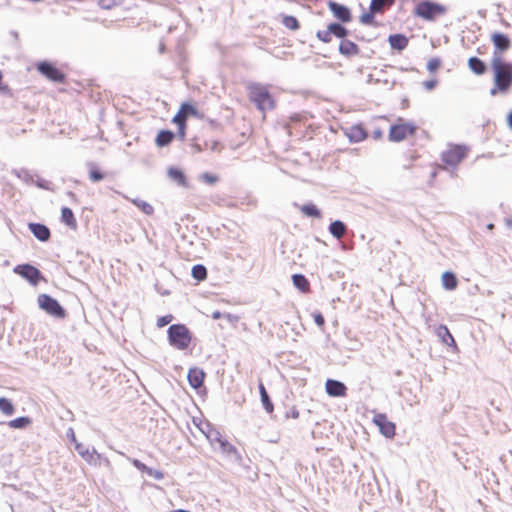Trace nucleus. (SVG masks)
Here are the masks:
<instances>
[{"instance_id": "f257e3e1", "label": "nucleus", "mask_w": 512, "mask_h": 512, "mask_svg": "<svg viewBox=\"0 0 512 512\" xmlns=\"http://www.w3.org/2000/svg\"><path fill=\"white\" fill-rule=\"evenodd\" d=\"M494 87L490 94L495 96L498 92L506 93L512 86V63L505 61L502 57L491 58Z\"/></svg>"}, {"instance_id": "f03ea898", "label": "nucleus", "mask_w": 512, "mask_h": 512, "mask_svg": "<svg viewBox=\"0 0 512 512\" xmlns=\"http://www.w3.org/2000/svg\"><path fill=\"white\" fill-rule=\"evenodd\" d=\"M249 98L257 108L266 112L274 108V100L267 87L259 83H252L248 86Z\"/></svg>"}, {"instance_id": "7ed1b4c3", "label": "nucleus", "mask_w": 512, "mask_h": 512, "mask_svg": "<svg viewBox=\"0 0 512 512\" xmlns=\"http://www.w3.org/2000/svg\"><path fill=\"white\" fill-rule=\"evenodd\" d=\"M167 337L169 344L178 350L187 349L192 340V334L184 324L170 325L167 330Z\"/></svg>"}, {"instance_id": "20e7f679", "label": "nucleus", "mask_w": 512, "mask_h": 512, "mask_svg": "<svg viewBox=\"0 0 512 512\" xmlns=\"http://www.w3.org/2000/svg\"><path fill=\"white\" fill-rule=\"evenodd\" d=\"M446 8L438 3L423 0L419 2L414 10V14L428 21H433L438 15H443Z\"/></svg>"}, {"instance_id": "39448f33", "label": "nucleus", "mask_w": 512, "mask_h": 512, "mask_svg": "<svg viewBox=\"0 0 512 512\" xmlns=\"http://www.w3.org/2000/svg\"><path fill=\"white\" fill-rule=\"evenodd\" d=\"M38 305L42 310L55 318L63 319L66 316V311L58 300L48 294H40L38 296Z\"/></svg>"}, {"instance_id": "423d86ee", "label": "nucleus", "mask_w": 512, "mask_h": 512, "mask_svg": "<svg viewBox=\"0 0 512 512\" xmlns=\"http://www.w3.org/2000/svg\"><path fill=\"white\" fill-rule=\"evenodd\" d=\"M467 149L461 145H455L442 153V161L451 167H456L466 156Z\"/></svg>"}, {"instance_id": "0eeeda50", "label": "nucleus", "mask_w": 512, "mask_h": 512, "mask_svg": "<svg viewBox=\"0 0 512 512\" xmlns=\"http://www.w3.org/2000/svg\"><path fill=\"white\" fill-rule=\"evenodd\" d=\"M491 41L494 46L492 57H502V54L510 49V38L501 32H494L491 35Z\"/></svg>"}, {"instance_id": "6e6552de", "label": "nucleus", "mask_w": 512, "mask_h": 512, "mask_svg": "<svg viewBox=\"0 0 512 512\" xmlns=\"http://www.w3.org/2000/svg\"><path fill=\"white\" fill-rule=\"evenodd\" d=\"M415 129L414 125L407 123L392 125L389 130V140L393 142H400L408 135L414 134Z\"/></svg>"}, {"instance_id": "1a4fd4ad", "label": "nucleus", "mask_w": 512, "mask_h": 512, "mask_svg": "<svg viewBox=\"0 0 512 512\" xmlns=\"http://www.w3.org/2000/svg\"><path fill=\"white\" fill-rule=\"evenodd\" d=\"M14 272L29 281L32 285L38 284L42 278L40 270L30 264L17 265L14 268Z\"/></svg>"}, {"instance_id": "9d476101", "label": "nucleus", "mask_w": 512, "mask_h": 512, "mask_svg": "<svg viewBox=\"0 0 512 512\" xmlns=\"http://www.w3.org/2000/svg\"><path fill=\"white\" fill-rule=\"evenodd\" d=\"M37 68L41 74L54 82H62L64 80V74L49 62H40Z\"/></svg>"}, {"instance_id": "9b49d317", "label": "nucleus", "mask_w": 512, "mask_h": 512, "mask_svg": "<svg viewBox=\"0 0 512 512\" xmlns=\"http://www.w3.org/2000/svg\"><path fill=\"white\" fill-rule=\"evenodd\" d=\"M373 421L379 427L381 434L385 437L392 438L395 435V424L388 421L385 414H376Z\"/></svg>"}, {"instance_id": "f8f14e48", "label": "nucleus", "mask_w": 512, "mask_h": 512, "mask_svg": "<svg viewBox=\"0 0 512 512\" xmlns=\"http://www.w3.org/2000/svg\"><path fill=\"white\" fill-rule=\"evenodd\" d=\"M328 7L329 10L333 13V15L341 22L346 23L351 21V12L347 6L339 4L335 1H329Z\"/></svg>"}, {"instance_id": "ddd939ff", "label": "nucleus", "mask_w": 512, "mask_h": 512, "mask_svg": "<svg viewBox=\"0 0 512 512\" xmlns=\"http://www.w3.org/2000/svg\"><path fill=\"white\" fill-rule=\"evenodd\" d=\"M325 389L329 396L343 397L346 395L347 388L343 382L334 379H328L325 383Z\"/></svg>"}, {"instance_id": "4468645a", "label": "nucleus", "mask_w": 512, "mask_h": 512, "mask_svg": "<svg viewBox=\"0 0 512 512\" xmlns=\"http://www.w3.org/2000/svg\"><path fill=\"white\" fill-rule=\"evenodd\" d=\"M218 449L221 453L226 455L231 460L237 463L241 462L242 457L238 452L237 448L231 443H229L225 438L218 444Z\"/></svg>"}, {"instance_id": "2eb2a0df", "label": "nucleus", "mask_w": 512, "mask_h": 512, "mask_svg": "<svg viewBox=\"0 0 512 512\" xmlns=\"http://www.w3.org/2000/svg\"><path fill=\"white\" fill-rule=\"evenodd\" d=\"M75 450L78 454L89 464H97L100 459V454L93 448L91 451L82 443H76Z\"/></svg>"}, {"instance_id": "dca6fc26", "label": "nucleus", "mask_w": 512, "mask_h": 512, "mask_svg": "<svg viewBox=\"0 0 512 512\" xmlns=\"http://www.w3.org/2000/svg\"><path fill=\"white\" fill-rule=\"evenodd\" d=\"M29 229L31 233L40 241L46 242L50 239L51 233L49 228L41 223H30Z\"/></svg>"}, {"instance_id": "f3484780", "label": "nucleus", "mask_w": 512, "mask_h": 512, "mask_svg": "<svg viewBox=\"0 0 512 512\" xmlns=\"http://www.w3.org/2000/svg\"><path fill=\"white\" fill-rule=\"evenodd\" d=\"M345 135L350 142L357 143L367 137V133L361 125H353L345 130Z\"/></svg>"}, {"instance_id": "a211bd4d", "label": "nucleus", "mask_w": 512, "mask_h": 512, "mask_svg": "<svg viewBox=\"0 0 512 512\" xmlns=\"http://www.w3.org/2000/svg\"><path fill=\"white\" fill-rule=\"evenodd\" d=\"M205 374L199 368H191L188 372V381L193 388L202 386Z\"/></svg>"}, {"instance_id": "6ab92c4d", "label": "nucleus", "mask_w": 512, "mask_h": 512, "mask_svg": "<svg viewBox=\"0 0 512 512\" xmlns=\"http://www.w3.org/2000/svg\"><path fill=\"white\" fill-rule=\"evenodd\" d=\"M339 52L346 57H351L359 54V47L350 40H343L339 44Z\"/></svg>"}, {"instance_id": "aec40b11", "label": "nucleus", "mask_w": 512, "mask_h": 512, "mask_svg": "<svg viewBox=\"0 0 512 512\" xmlns=\"http://www.w3.org/2000/svg\"><path fill=\"white\" fill-rule=\"evenodd\" d=\"M388 42L393 49L402 51L408 45V38L403 34H392L389 36Z\"/></svg>"}, {"instance_id": "412c9836", "label": "nucleus", "mask_w": 512, "mask_h": 512, "mask_svg": "<svg viewBox=\"0 0 512 512\" xmlns=\"http://www.w3.org/2000/svg\"><path fill=\"white\" fill-rule=\"evenodd\" d=\"M167 174L168 177L172 181L176 182L179 186L187 187L186 177L182 170L175 167H170L167 171Z\"/></svg>"}, {"instance_id": "4be33fe9", "label": "nucleus", "mask_w": 512, "mask_h": 512, "mask_svg": "<svg viewBox=\"0 0 512 512\" xmlns=\"http://www.w3.org/2000/svg\"><path fill=\"white\" fill-rule=\"evenodd\" d=\"M436 333H437V336L439 338H441V340L444 344H446L447 346L456 347V342H455L452 334L450 333L449 329L446 326L440 325L437 328Z\"/></svg>"}, {"instance_id": "5701e85b", "label": "nucleus", "mask_w": 512, "mask_h": 512, "mask_svg": "<svg viewBox=\"0 0 512 512\" xmlns=\"http://www.w3.org/2000/svg\"><path fill=\"white\" fill-rule=\"evenodd\" d=\"M468 66L476 75H483L486 72V64L478 57H470Z\"/></svg>"}, {"instance_id": "b1692460", "label": "nucleus", "mask_w": 512, "mask_h": 512, "mask_svg": "<svg viewBox=\"0 0 512 512\" xmlns=\"http://www.w3.org/2000/svg\"><path fill=\"white\" fill-rule=\"evenodd\" d=\"M329 232L336 239H341L346 233V225L340 220H335L329 225Z\"/></svg>"}, {"instance_id": "393cba45", "label": "nucleus", "mask_w": 512, "mask_h": 512, "mask_svg": "<svg viewBox=\"0 0 512 512\" xmlns=\"http://www.w3.org/2000/svg\"><path fill=\"white\" fill-rule=\"evenodd\" d=\"M175 134L170 130H161L155 139V143L158 147H165L171 143L174 139Z\"/></svg>"}, {"instance_id": "a878e982", "label": "nucleus", "mask_w": 512, "mask_h": 512, "mask_svg": "<svg viewBox=\"0 0 512 512\" xmlns=\"http://www.w3.org/2000/svg\"><path fill=\"white\" fill-rule=\"evenodd\" d=\"M294 286L303 293L310 290V283L303 274H294L292 276Z\"/></svg>"}, {"instance_id": "bb28decb", "label": "nucleus", "mask_w": 512, "mask_h": 512, "mask_svg": "<svg viewBox=\"0 0 512 512\" xmlns=\"http://www.w3.org/2000/svg\"><path fill=\"white\" fill-rule=\"evenodd\" d=\"M259 393H260L261 402H262L264 409L266 410L267 413H272L273 409H274L273 403H272V401L266 391V388L262 382L259 383Z\"/></svg>"}, {"instance_id": "cd10ccee", "label": "nucleus", "mask_w": 512, "mask_h": 512, "mask_svg": "<svg viewBox=\"0 0 512 512\" xmlns=\"http://www.w3.org/2000/svg\"><path fill=\"white\" fill-rule=\"evenodd\" d=\"M61 220L64 222L67 226H69L72 229H76L77 222L74 217L73 211L68 207H63L61 210Z\"/></svg>"}, {"instance_id": "c85d7f7f", "label": "nucleus", "mask_w": 512, "mask_h": 512, "mask_svg": "<svg viewBox=\"0 0 512 512\" xmlns=\"http://www.w3.org/2000/svg\"><path fill=\"white\" fill-rule=\"evenodd\" d=\"M457 278L452 272H444L442 274V285L447 290H454L457 287Z\"/></svg>"}, {"instance_id": "c756f323", "label": "nucleus", "mask_w": 512, "mask_h": 512, "mask_svg": "<svg viewBox=\"0 0 512 512\" xmlns=\"http://www.w3.org/2000/svg\"><path fill=\"white\" fill-rule=\"evenodd\" d=\"M395 0H371L370 6L373 11L382 13L386 8L394 5Z\"/></svg>"}, {"instance_id": "7c9ffc66", "label": "nucleus", "mask_w": 512, "mask_h": 512, "mask_svg": "<svg viewBox=\"0 0 512 512\" xmlns=\"http://www.w3.org/2000/svg\"><path fill=\"white\" fill-rule=\"evenodd\" d=\"M329 31L337 38H345L349 31L342 24L334 22L329 24Z\"/></svg>"}, {"instance_id": "2f4dec72", "label": "nucleus", "mask_w": 512, "mask_h": 512, "mask_svg": "<svg viewBox=\"0 0 512 512\" xmlns=\"http://www.w3.org/2000/svg\"><path fill=\"white\" fill-rule=\"evenodd\" d=\"M205 435L211 445L216 446L224 439V437L221 435V433L216 430L215 428H212L209 426L208 431L205 432Z\"/></svg>"}, {"instance_id": "473e14b6", "label": "nucleus", "mask_w": 512, "mask_h": 512, "mask_svg": "<svg viewBox=\"0 0 512 512\" xmlns=\"http://www.w3.org/2000/svg\"><path fill=\"white\" fill-rule=\"evenodd\" d=\"M300 210L306 216L315 217V218L321 217L320 210L312 203L300 206Z\"/></svg>"}, {"instance_id": "72a5a7b5", "label": "nucleus", "mask_w": 512, "mask_h": 512, "mask_svg": "<svg viewBox=\"0 0 512 512\" xmlns=\"http://www.w3.org/2000/svg\"><path fill=\"white\" fill-rule=\"evenodd\" d=\"M192 277L198 281H203L207 277V269L204 265L197 264L192 267Z\"/></svg>"}, {"instance_id": "f704fd0d", "label": "nucleus", "mask_w": 512, "mask_h": 512, "mask_svg": "<svg viewBox=\"0 0 512 512\" xmlns=\"http://www.w3.org/2000/svg\"><path fill=\"white\" fill-rule=\"evenodd\" d=\"M132 203L137 206L143 213L146 215H152L154 212V208L151 204H149L146 201L140 200V199H132Z\"/></svg>"}, {"instance_id": "c9c22d12", "label": "nucleus", "mask_w": 512, "mask_h": 512, "mask_svg": "<svg viewBox=\"0 0 512 512\" xmlns=\"http://www.w3.org/2000/svg\"><path fill=\"white\" fill-rule=\"evenodd\" d=\"M0 411L5 415L10 416L14 413L15 409H14L12 402L9 399H7L5 397H1L0 398Z\"/></svg>"}, {"instance_id": "e433bc0d", "label": "nucleus", "mask_w": 512, "mask_h": 512, "mask_svg": "<svg viewBox=\"0 0 512 512\" xmlns=\"http://www.w3.org/2000/svg\"><path fill=\"white\" fill-rule=\"evenodd\" d=\"M89 178L92 182H99L103 180L104 174L93 163H89Z\"/></svg>"}, {"instance_id": "4c0bfd02", "label": "nucleus", "mask_w": 512, "mask_h": 512, "mask_svg": "<svg viewBox=\"0 0 512 512\" xmlns=\"http://www.w3.org/2000/svg\"><path fill=\"white\" fill-rule=\"evenodd\" d=\"M30 423H31L30 418H28V417H18V418L14 419V420H11L9 422V426L11 428H15V429H22V428L27 427Z\"/></svg>"}, {"instance_id": "58836bf2", "label": "nucleus", "mask_w": 512, "mask_h": 512, "mask_svg": "<svg viewBox=\"0 0 512 512\" xmlns=\"http://www.w3.org/2000/svg\"><path fill=\"white\" fill-rule=\"evenodd\" d=\"M377 11H373L371 6L369 7V12L363 13L360 16V22L364 25H374V15L377 14Z\"/></svg>"}, {"instance_id": "ea45409f", "label": "nucleus", "mask_w": 512, "mask_h": 512, "mask_svg": "<svg viewBox=\"0 0 512 512\" xmlns=\"http://www.w3.org/2000/svg\"><path fill=\"white\" fill-rule=\"evenodd\" d=\"M283 25L290 30H297L299 28V22L294 16L286 15L282 20Z\"/></svg>"}, {"instance_id": "a19ab883", "label": "nucleus", "mask_w": 512, "mask_h": 512, "mask_svg": "<svg viewBox=\"0 0 512 512\" xmlns=\"http://www.w3.org/2000/svg\"><path fill=\"white\" fill-rule=\"evenodd\" d=\"M179 112L184 116V118L187 119L188 116L190 115H196L197 114V110L196 108L189 104V103H183L181 105V108L179 110Z\"/></svg>"}, {"instance_id": "79ce46f5", "label": "nucleus", "mask_w": 512, "mask_h": 512, "mask_svg": "<svg viewBox=\"0 0 512 512\" xmlns=\"http://www.w3.org/2000/svg\"><path fill=\"white\" fill-rule=\"evenodd\" d=\"M214 320L225 318L229 323L237 321V317L229 313H221L220 311H214L211 315Z\"/></svg>"}, {"instance_id": "37998d69", "label": "nucleus", "mask_w": 512, "mask_h": 512, "mask_svg": "<svg viewBox=\"0 0 512 512\" xmlns=\"http://www.w3.org/2000/svg\"><path fill=\"white\" fill-rule=\"evenodd\" d=\"M332 32L329 31V26L327 27L326 30H319L317 33H316V36L317 38L324 42V43H329L331 42L332 40Z\"/></svg>"}, {"instance_id": "c03bdc74", "label": "nucleus", "mask_w": 512, "mask_h": 512, "mask_svg": "<svg viewBox=\"0 0 512 512\" xmlns=\"http://www.w3.org/2000/svg\"><path fill=\"white\" fill-rule=\"evenodd\" d=\"M199 179L209 185H213L217 182L218 178L217 176L211 174V173H208V172H204L202 173L200 176H199Z\"/></svg>"}, {"instance_id": "a18cd8bd", "label": "nucleus", "mask_w": 512, "mask_h": 512, "mask_svg": "<svg viewBox=\"0 0 512 512\" xmlns=\"http://www.w3.org/2000/svg\"><path fill=\"white\" fill-rule=\"evenodd\" d=\"M146 474L156 480H162L164 478V474L160 470H156L151 467H148Z\"/></svg>"}, {"instance_id": "49530a36", "label": "nucleus", "mask_w": 512, "mask_h": 512, "mask_svg": "<svg viewBox=\"0 0 512 512\" xmlns=\"http://www.w3.org/2000/svg\"><path fill=\"white\" fill-rule=\"evenodd\" d=\"M172 320H173V316L171 314L161 316L157 319V326L159 328H162V327L168 325L170 322H172Z\"/></svg>"}, {"instance_id": "de8ad7c7", "label": "nucleus", "mask_w": 512, "mask_h": 512, "mask_svg": "<svg viewBox=\"0 0 512 512\" xmlns=\"http://www.w3.org/2000/svg\"><path fill=\"white\" fill-rule=\"evenodd\" d=\"M173 122L178 125V127H180L181 125H186V118H184V116L178 112L174 118H173Z\"/></svg>"}, {"instance_id": "09e8293b", "label": "nucleus", "mask_w": 512, "mask_h": 512, "mask_svg": "<svg viewBox=\"0 0 512 512\" xmlns=\"http://www.w3.org/2000/svg\"><path fill=\"white\" fill-rule=\"evenodd\" d=\"M314 321L317 326L323 327L325 324V319L321 313H314L313 314Z\"/></svg>"}, {"instance_id": "8fccbe9b", "label": "nucleus", "mask_w": 512, "mask_h": 512, "mask_svg": "<svg viewBox=\"0 0 512 512\" xmlns=\"http://www.w3.org/2000/svg\"><path fill=\"white\" fill-rule=\"evenodd\" d=\"M132 464L140 471L146 473V470L148 469V466H146L144 463L139 461L138 459H132Z\"/></svg>"}, {"instance_id": "3c124183", "label": "nucleus", "mask_w": 512, "mask_h": 512, "mask_svg": "<svg viewBox=\"0 0 512 512\" xmlns=\"http://www.w3.org/2000/svg\"><path fill=\"white\" fill-rule=\"evenodd\" d=\"M66 436L67 438L72 442L74 443V445H76V443H79L76 439V436H75V433H74V430L72 428H68L67 432H66Z\"/></svg>"}, {"instance_id": "603ef678", "label": "nucleus", "mask_w": 512, "mask_h": 512, "mask_svg": "<svg viewBox=\"0 0 512 512\" xmlns=\"http://www.w3.org/2000/svg\"><path fill=\"white\" fill-rule=\"evenodd\" d=\"M439 67V61L436 59H432L428 62L427 68L429 71H435Z\"/></svg>"}, {"instance_id": "864d4df0", "label": "nucleus", "mask_w": 512, "mask_h": 512, "mask_svg": "<svg viewBox=\"0 0 512 512\" xmlns=\"http://www.w3.org/2000/svg\"><path fill=\"white\" fill-rule=\"evenodd\" d=\"M435 86H436V81L435 80H429V81L424 82V87L427 90H432Z\"/></svg>"}, {"instance_id": "5fc2aeb1", "label": "nucleus", "mask_w": 512, "mask_h": 512, "mask_svg": "<svg viewBox=\"0 0 512 512\" xmlns=\"http://www.w3.org/2000/svg\"><path fill=\"white\" fill-rule=\"evenodd\" d=\"M185 130H186V125H181L180 127H178V136L181 140H183L185 137Z\"/></svg>"}, {"instance_id": "6e6d98bb", "label": "nucleus", "mask_w": 512, "mask_h": 512, "mask_svg": "<svg viewBox=\"0 0 512 512\" xmlns=\"http://www.w3.org/2000/svg\"><path fill=\"white\" fill-rule=\"evenodd\" d=\"M507 124H508L509 128L512 130V110L509 112V114L507 116Z\"/></svg>"}, {"instance_id": "4d7b16f0", "label": "nucleus", "mask_w": 512, "mask_h": 512, "mask_svg": "<svg viewBox=\"0 0 512 512\" xmlns=\"http://www.w3.org/2000/svg\"><path fill=\"white\" fill-rule=\"evenodd\" d=\"M382 136V132L381 130H375L374 133H373V137L375 139H379L380 137Z\"/></svg>"}, {"instance_id": "13d9d810", "label": "nucleus", "mask_w": 512, "mask_h": 512, "mask_svg": "<svg viewBox=\"0 0 512 512\" xmlns=\"http://www.w3.org/2000/svg\"><path fill=\"white\" fill-rule=\"evenodd\" d=\"M289 415H290L292 418H295V419H296V418H298V417H299V412H298L297 410L293 409Z\"/></svg>"}, {"instance_id": "bf43d9fd", "label": "nucleus", "mask_w": 512, "mask_h": 512, "mask_svg": "<svg viewBox=\"0 0 512 512\" xmlns=\"http://www.w3.org/2000/svg\"><path fill=\"white\" fill-rule=\"evenodd\" d=\"M172 512H190V511H188V510H183V509H177V510H174V511H172Z\"/></svg>"}, {"instance_id": "052dcab7", "label": "nucleus", "mask_w": 512, "mask_h": 512, "mask_svg": "<svg viewBox=\"0 0 512 512\" xmlns=\"http://www.w3.org/2000/svg\"><path fill=\"white\" fill-rule=\"evenodd\" d=\"M487 228H488V229H493V228H494V225H493L492 223H490V224H488V225H487Z\"/></svg>"}, {"instance_id": "680f3d73", "label": "nucleus", "mask_w": 512, "mask_h": 512, "mask_svg": "<svg viewBox=\"0 0 512 512\" xmlns=\"http://www.w3.org/2000/svg\"><path fill=\"white\" fill-rule=\"evenodd\" d=\"M507 224H508L509 226H510V225H512V221H511V220H508V221H507Z\"/></svg>"}]
</instances>
